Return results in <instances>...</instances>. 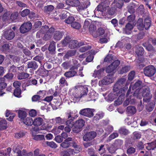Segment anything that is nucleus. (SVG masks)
I'll return each instance as SVG.
<instances>
[{
	"label": "nucleus",
	"mask_w": 156,
	"mask_h": 156,
	"mask_svg": "<svg viewBox=\"0 0 156 156\" xmlns=\"http://www.w3.org/2000/svg\"><path fill=\"white\" fill-rule=\"evenodd\" d=\"M49 71L44 69L40 68L37 70V72L39 75L43 76H48Z\"/></svg>",
	"instance_id": "473e14b6"
},
{
	"label": "nucleus",
	"mask_w": 156,
	"mask_h": 156,
	"mask_svg": "<svg viewBox=\"0 0 156 156\" xmlns=\"http://www.w3.org/2000/svg\"><path fill=\"white\" fill-rule=\"evenodd\" d=\"M18 113V117L21 120H23L27 116V113L24 111L19 110Z\"/></svg>",
	"instance_id": "4c0bfd02"
},
{
	"label": "nucleus",
	"mask_w": 156,
	"mask_h": 156,
	"mask_svg": "<svg viewBox=\"0 0 156 156\" xmlns=\"http://www.w3.org/2000/svg\"><path fill=\"white\" fill-rule=\"evenodd\" d=\"M64 34V32L63 31H55L53 32V37L55 41H59L62 39Z\"/></svg>",
	"instance_id": "ddd939ff"
},
{
	"label": "nucleus",
	"mask_w": 156,
	"mask_h": 156,
	"mask_svg": "<svg viewBox=\"0 0 156 156\" xmlns=\"http://www.w3.org/2000/svg\"><path fill=\"white\" fill-rule=\"evenodd\" d=\"M9 116V118H7V119L9 121H12L15 116L16 114L15 113L7 110L5 113V116L6 117H8Z\"/></svg>",
	"instance_id": "cd10ccee"
},
{
	"label": "nucleus",
	"mask_w": 156,
	"mask_h": 156,
	"mask_svg": "<svg viewBox=\"0 0 156 156\" xmlns=\"http://www.w3.org/2000/svg\"><path fill=\"white\" fill-rule=\"evenodd\" d=\"M85 124V121L82 119L76 120L74 122L72 131L74 133H77L80 132Z\"/></svg>",
	"instance_id": "7ed1b4c3"
},
{
	"label": "nucleus",
	"mask_w": 156,
	"mask_h": 156,
	"mask_svg": "<svg viewBox=\"0 0 156 156\" xmlns=\"http://www.w3.org/2000/svg\"><path fill=\"white\" fill-rule=\"evenodd\" d=\"M42 25V22L40 21H37L35 22L33 27L35 29L37 30Z\"/></svg>",
	"instance_id": "e2e57ef3"
},
{
	"label": "nucleus",
	"mask_w": 156,
	"mask_h": 156,
	"mask_svg": "<svg viewBox=\"0 0 156 156\" xmlns=\"http://www.w3.org/2000/svg\"><path fill=\"white\" fill-rule=\"evenodd\" d=\"M113 92L110 93L108 95V99L110 101H113L115 98L117 97L118 91L116 90H113Z\"/></svg>",
	"instance_id": "4be33fe9"
},
{
	"label": "nucleus",
	"mask_w": 156,
	"mask_h": 156,
	"mask_svg": "<svg viewBox=\"0 0 156 156\" xmlns=\"http://www.w3.org/2000/svg\"><path fill=\"white\" fill-rule=\"evenodd\" d=\"M82 45L81 43H79L77 41L72 40H70L69 41V47L71 49H73L76 48H78Z\"/></svg>",
	"instance_id": "4468645a"
},
{
	"label": "nucleus",
	"mask_w": 156,
	"mask_h": 156,
	"mask_svg": "<svg viewBox=\"0 0 156 156\" xmlns=\"http://www.w3.org/2000/svg\"><path fill=\"white\" fill-rule=\"evenodd\" d=\"M136 108L132 106H129L127 107L126 112L127 113L130 115L134 114L136 112Z\"/></svg>",
	"instance_id": "a878e982"
},
{
	"label": "nucleus",
	"mask_w": 156,
	"mask_h": 156,
	"mask_svg": "<svg viewBox=\"0 0 156 156\" xmlns=\"http://www.w3.org/2000/svg\"><path fill=\"white\" fill-rule=\"evenodd\" d=\"M61 105V102L60 101H57L54 102V103L52 105V107L53 109L56 110L59 108Z\"/></svg>",
	"instance_id": "5fc2aeb1"
},
{
	"label": "nucleus",
	"mask_w": 156,
	"mask_h": 156,
	"mask_svg": "<svg viewBox=\"0 0 156 156\" xmlns=\"http://www.w3.org/2000/svg\"><path fill=\"white\" fill-rule=\"evenodd\" d=\"M119 133L120 134L126 136L130 133L129 130L125 128L121 127L118 130Z\"/></svg>",
	"instance_id": "e433bc0d"
},
{
	"label": "nucleus",
	"mask_w": 156,
	"mask_h": 156,
	"mask_svg": "<svg viewBox=\"0 0 156 156\" xmlns=\"http://www.w3.org/2000/svg\"><path fill=\"white\" fill-rule=\"evenodd\" d=\"M7 122L5 119L1 120L0 121V130H2L5 129L7 128Z\"/></svg>",
	"instance_id": "79ce46f5"
},
{
	"label": "nucleus",
	"mask_w": 156,
	"mask_h": 156,
	"mask_svg": "<svg viewBox=\"0 0 156 156\" xmlns=\"http://www.w3.org/2000/svg\"><path fill=\"white\" fill-rule=\"evenodd\" d=\"M141 95L142 98V97H143V101L146 102H149L152 97L150 89L148 87L144 88L141 94Z\"/></svg>",
	"instance_id": "20e7f679"
},
{
	"label": "nucleus",
	"mask_w": 156,
	"mask_h": 156,
	"mask_svg": "<svg viewBox=\"0 0 156 156\" xmlns=\"http://www.w3.org/2000/svg\"><path fill=\"white\" fill-rule=\"evenodd\" d=\"M94 109L90 108L83 109L80 111L79 114L86 117L91 118L94 115Z\"/></svg>",
	"instance_id": "1a4fd4ad"
},
{
	"label": "nucleus",
	"mask_w": 156,
	"mask_h": 156,
	"mask_svg": "<svg viewBox=\"0 0 156 156\" xmlns=\"http://www.w3.org/2000/svg\"><path fill=\"white\" fill-rule=\"evenodd\" d=\"M66 78H65L64 77L62 76L61 77L59 80V84L62 86V87L66 86H68V83L66 80Z\"/></svg>",
	"instance_id": "37998d69"
},
{
	"label": "nucleus",
	"mask_w": 156,
	"mask_h": 156,
	"mask_svg": "<svg viewBox=\"0 0 156 156\" xmlns=\"http://www.w3.org/2000/svg\"><path fill=\"white\" fill-rule=\"evenodd\" d=\"M88 92V88L86 86H80L79 87V91L80 97H83L86 96Z\"/></svg>",
	"instance_id": "2eb2a0df"
},
{
	"label": "nucleus",
	"mask_w": 156,
	"mask_h": 156,
	"mask_svg": "<svg viewBox=\"0 0 156 156\" xmlns=\"http://www.w3.org/2000/svg\"><path fill=\"white\" fill-rule=\"evenodd\" d=\"M115 68L111 64H110L106 67L105 69V71L106 73H112V75H113L115 72Z\"/></svg>",
	"instance_id": "a19ab883"
},
{
	"label": "nucleus",
	"mask_w": 156,
	"mask_h": 156,
	"mask_svg": "<svg viewBox=\"0 0 156 156\" xmlns=\"http://www.w3.org/2000/svg\"><path fill=\"white\" fill-rule=\"evenodd\" d=\"M29 76V74L24 72L20 73L18 75L17 77L18 79L21 80L28 78Z\"/></svg>",
	"instance_id": "72a5a7b5"
},
{
	"label": "nucleus",
	"mask_w": 156,
	"mask_h": 156,
	"mask_svg": "<svg viewBox=\"0 0 156 156\" xmlns=\"http://www.w3.org/2000/svg\"><path fill=\"white\" fill-rule=\"evenodd\" d=\"M114 6L117 9H121L124 5L123 0H114Z\"/></svg>",
	"instance_id": "6ab92c4d"
},
{
	"label": "nucleus",
	"mask_w": 156,
	"mask_h": 156,
	"mask_svg": "<svg viewBox=\"0 0 156 156\" xmlns=\"http://www.w3.org/2000/svg\"><path fill=\"white\" fill-rule=\"evenodd\" d=\"M136 24L137 28L139 30H144V27L143 19L141 18H139L137 21Z\"/></svg>",
	"instance_id": "b1692460"
},
{
	"label": "nucleus",
	"mask_w": 156,
	"mask_h": 156,
	"mask_svg": "<svg viewBox=\"0 0 156 156\" xmlns=\"http://www.w3.org/2000/svg\"><path fill=\"white\" fill-rule=\"evenodd\" d=\"M155 107V104L153 102L148 103L146 106V110L148 112H151L153 110Z\"/></svg>",
	"instance_id": "c03bdc74"
},
{
	"label": "nucleus",
	"mask_w": 156,
	"mask_h": 156,
	"mask_svg": "<svg viewBox=\"0 0 156 156\" xmlns=\"http://www.w3.org/2000/svg\"><path fill=\"white\" fill-rule=\"evenodd\" d=\"M132 16L130 15L127 18L129 22L127 23L125 28V31L127 34H129L130 32L129 31H131L133 28V20L132 19Z\"/></svg>",
	"instance_id": "9d476101"
},
{
	"label": "nucleus",
	"mask_w": 156,
	"mask_h": 156,
	"mask_svg": "<svg viewBox=\"0 0 156 156\" xmlns=\"http://www.w3.org/2000/svg\"><path fill=\"white\" fill-rule=\"evenodd\" d=\"M123 140L117 139L115 140L114 142L113 143L114 146L116 147L118 149L121 148L123 144Z\"/></svg>",
	"instance_id": "7c9ffc66"
},
{
	"label": "nucleus",
	"mask_w": 156,
	"mask_h": 156,
	"mask_svg": "<svg viewBox=\"0 0 156 156\" xmlns=\"http://www.w3.org/2000/svg\"><path fill=\"white\" fill-rule=\"evenodd\" d=\"M75 19L73 16H69L67 19L65 20V22L68 24L71 25L75 21Z\"/></svg>",
	"instance_id": "09e8293b"
},
{
	"label": "nucleus",
	"mask_w": 156,
	"mask_h": 156,
	"mask_svg": "<svg viewBox=\"0 0 156 156\" xmlns=\"http://www.w3.org/2000/svg\"><path fill=\"white\" fill-rule=\"evenodd\" d=\"M117 11V9L114 6L109 9L108 13L109 15L112 16L116 13Z\"/></svg>",
	"instance_id": "6e6d98bb"
},
{
	"label": "nucleus",
	"mask_w": 156,
	"mask_h": 156,
	"mask_svg": "<svg viewBox=\"0 0 156 156\" xmlns=\"http://www.w3.org/2000/svg\"><path fill=\"white\" fill-rule=\"evenodd\" d=\"M128 85L129 84L126 83L123 89L118 91L117 95V97H118L117 99L115 101L114 103V104L115 105H120L122 104V103L124 99L126 91L128 89Z\"/></svg>",
	"instance_id": "f03ea898"
},
{
	"label": "nucleus",
	"mask_w": 156,
	"mask_h": 156,
	"mask_svg": "<svg viewBox=\"0 0 156 156\" xmlns=\"http://www.w3.org/2000/svg\"><path fill=\"white\" fill-rule=\"evenodd\" d=\"M70 119H68L67 120L65 118V123L66 125L71 127H73L74 126V122H73L74 119L70 118Z\"/></svg>",
	"instance_id": "ea45409f"
},
{
	"label": "nucleus",
	"mask_w": 156,
	"mask_h": 156,
	"mask_svg": "<svg viewBox=\"0 0 156 156\" xmlns=\"http://www.w3.org/2000/svg\"><path fill=\"white\" fill-rule=\"evenodd\" d=\"M44 122L43 119L41 117L36 118L33 121V124L36 126H39L42 124Z\"/></svg>",
	"instance_id": "bb28decb"
},
{
	"label": "nucleus",
	"mask_w": 156,
	"mask_h": 156,
	"mask_svg": "<svg viewBox=\"0 0 156 156\" xmlns=\"http://www.w3.org/2000/svg\"><path fill=\"white\" fill-rule=\"evenodd\" d=\"M105 130L106 131L105 133L109 134L113 131V127L112 126L108 125L105 128Z\"/></svg>",
	"instance_id": "680f3d73"
},
{
	"label": "nucleus",
	"mask_w": 156,
	"mask_h": 156,
	"mask_svg": "<svg viewBox=\"0 0 156 156\" xmlns=\"http://www.w3.org/2000/svg\"><path fill=\"white\" fill-rule=\"evenodd\" d=\"M144 27L146 30H148L151 26V20L149 16L144 18Z\"/></svg>",
	"instance_id": "412c9836"
},
{
	"label": "nucleus",
	"mask_w": 156,
	"mask_h": 156,
	"mask_svg": "<svg viewBox=\"0 0 156 156\" xmlns=\"http://www.w3.org/2000/svg\"><path fill=\"white\" fill-rule=\"evenodd\" d=\"M91 53L88 54H89L86 58V61L87 62H91L93 59L94 58V55H95V52L94 51H93V53L91 52Z\"/></svg>",
	"instance_id": "de8ad7c7"
},
{
	"label": "nucleus",
	"mask_w": 156,
	"mask_h": 156,
	"mask_svg": "<svg viewBox=\"0 0 156 156\" xmlns=\"http://www.w3.org/2000/svg\"><path fill=\"white\" fill-rule=\"evenodd\" d=\"M65 118H64L63 119L61 118L60 117H56L55 119V121L56 123L59 124H65Z\"/></svg>",
	"instance_id": "bf43d9fd"
},
{
	"label": "nucleus",
	"mask_w": 156,
	"mask_h": 156,
	"mask_svg": "<svg viewBox=\"0 0 156 156\" xmlns=\"http://www.w3.org/2000/svg\"><path fill=\"white\" fill-rule=\"evenodd\" d=\"M32 24L30 22L24 23L21 25L20 28V32L22 34H25L29 32L32 28Z\"/></svg>",
	"instance_id": "0eeeda50"
},
{
	"label": "nucleus",
	"mask_w": 156,
	"mask_h": 156,
	"mask_svg": "<svg viewBox=\"0 0 156 156\" xmlns=\"http://www.w3.org/2000/svg\"><path fill=\"white\" fill-rule=\"evenodd\" d=\"M104 115V113L102 112H99L96 114L93 118V121L94 122H97L100 119L103 117Z\"/></svg>",
	"instance_id": "2f4dec72"
},
{
	"label": "nucleus",
	"mask_w": 156,
	"mask_h": 156,
	"mask_svg": "<svg viewBox=\"0 0 156 156\" xmlns=\"http://www.w3.org/2000/svg\"><path fill=\"white\" fill-rule=\"evenodd\" d=\"M76 53V51L75 50H69L65 55V57L67 59H69V57L74 56Z\"/></svg>",
	"instance_id": "58836bf2"
},
{
	"label": "nucleus",
	"mask_w": 156,
	"mask_h": 156,
	"mask_svg": "<svg viewBox=\"0 0 156 156\" xmlns=\"http://www.w3.org/2000/svg\"><path fill=\"white\" fill-rule=\"evenodd\" d=\"M112 60V55H107L104 59V62H107L108 63L111 62Z\"/></svg>",
	"instance_id": "338daca9"
},
{
	"label": "nucleus",
	"mask_w": 156,
	"mask_h": 156,
	"mask_svg": "<svg viewBox=\"0 0 156 156\" xmlns=\"http://www.w3.org/2000/svg\"><path fill=\"white\" fill-rule=\"evenodd\" d=\"M144 52V49L142 46H136L135 47V53L138 58L140 56H143Z\"/></svg>",
	"instance_id": "dca6fc26"
},
{
	"label": "nucleus",
	"mask_w": 156,
	"mask_h": 156,
	"mask_svg": "<svg viewBox=\"0 0 156 156\" xmlns=\"http://www.w3.org/2000/svg\"><path fill=\"white\" fill-rule=\"evenodd\" d=\"M113 75H108L105 76L98 82V85L100 87L109 84L113 82Z\"/></svg>",
	"instance_id": "39448f33"
},
{
	"label": "nucleus",
	"mask_w": 156,
	"mask_h": 156,
	"mask_svg": "<svg viewBox=\"0 0 156 156\" xmlns=\"http://www.w3.org/2000/svg\"><path fill=\"white\" fill-rule=\"evenodd\" d=\"M32 101L33 102H41L42 100L40 98V97H39L37 95H35L32 96Z\"/></svg>",
	"instance_id": "774afa93"
},
{
	"label": "nucleus",
	"mask_w": 156,
	"mask_h": 156,
	"mask_svg": "<svg viewBox=\"0 0 156 156\" xmlns=\"http://www.w3.org/2000/svg\"><path fill=\"white\" fill-rule=\"evenodd\" d=\"M155 68L152 65H149L146 66L144 69V73L147 76L151 77L155 73Z\"/></svg>",
	"instance_id": "423d86ee"
},
{
	"label": "nucleus",
	"mask_w": 156,
	"mask_h": 156,
	"mask_svg": "<svg viewBox=\"0 0 156 156\" xmlns=\"http://www.w3.org/2000/svg\"><path fill=\"white\" fill-rule=\"evenodd\" d=\"M7 86V84L5 82L3 78H0V90H2Z\"/></svg>",
	"instance_id": "49530a36"
},
{
	"label": "nucleus",
	"mask_w": 156,
	"mask_h": 156,
	"mask_svg": "<svg viewBox=\"0 0 156 156\" xmlns=\"http://www.w3.org/2000/svg\"><path fill=\"white\" fill-rule=\"evenodd\" d=\"M14 76V75L12 73L9 72L4 76L3 78L4 80L6 79L8 80H12Z\"/></svg>",
	"instance_id": "052dcab7"
},
{
	"label": "nucleus",
	"mask_w": 156,
	"mask_h": 156,
	"mask_svg": "<svg viewBox=\"0 0 156 156\" xmlns=\"http://www.w3.org/2000/svg\"><path fill=\"white\" fill-rule=\"evenodd\" d=\"M126 80L125 78H121L119 79L115 83L114 85L113 89V90L119 91L123 89V87L122 88V87L123 86Z\"/></svg>",
	"instance_id": "6e6552de"
},
{
	"label": "nucleus",
	"mask_w": 156,
	"mask_h": 156,
	"mask_svg": "<svg viewBox=\"0 0 156 156\" xmlns=\"http://www.w3.org/2000/svg\"><path fill=\"white\" fill-rule=\"evenodd\" d=\"M77 111L76 110H74V111L67 113L66 114L67 119H69L70 118H71L75 119L78 116V115L77 114Z\"/></svg>",
	"instance_id": "aec40b11"
},
{
	"label": "nucleus",
	"mask_w": 156,
	"mask_h": 156,
	"mask_svg": "<svg viewBox=\"0 0 156 156\" xmlns=\"http://www.w3.org/2000/svg\"><path fill=\"white\" fill-rule=\"evenodd\" d=\"M105 70L104 68H102L97 70H95L93 73V76L95 78L98 77V78H100L103 74Z\"/></svg>",
	"instance_id": "393cba45"
},
{
	"label": "nucleus",
	"mask_w": 156,
	"mask_h": 156,
	"mask_svg": "<svg viewBox=\"0 0 156 156\" xmlns=\"http://www.w3.org/2000/svg\"><path fill=\"white\" fill-rule=\"evenodd\" d=\"M4 37L8 40L12 39L15 37V33L11 29L5 30L3 34Z\"/></svg>",
	"instance_id": "f8f14e48"
},
{
	"label": "nucleus",
	"mask_w": 156,
	"mask_h": 156,
	"mask_svg": "<svg viewBox=\"0 0 156 156\" xmlns=\"http://www.w3.org/2000/svg\"><path fill=\"white\" fill-rule=\"evenodd\" d=\"M130 69L129 66H125L121 68L118 71V73L119 74H122L128 72Z\"/></svg>",
	"instance_id": "c9c22d12"
},
{
	"label": "nucleus",
	"mask_w": 156,
	"mask_h": 156,
	"mask_svg": "<svg viewBox=\"0 0 156 156\" xmlns=\"http://www.w3.org/2000/svg\"><path fill=\"white\" fill-rule=\"evenodd\" d=\"M142 82L140 80L136 81L133 86L132 90H135L133 93L132 94L133 96L130 95V99L133 100V102L137 105V108L139 111H141L143 105L141 100L142 96L140 90L141 89Z\"/></svg>",
	"instance_id": "f257e3e1"
},
{
	"label": "nucleus",
	"mask_w": 156,
	"mask_h": 156,
	"mask_svg": "<svg viewBox=\"0 0 156 156\" xmlns=\"http://www.w3.org/2000/svg\"><path fill=\"white\" fill-rule=\"evenodd\" d=\"M72 145V143H68L65 140L60 144V146L64 148H66Z\"/></svg>",
	"instance_id": "4d7b16f0"
},
{
	"label": "nucleus",
	"mask_w": 156,
	"mask_h": 156,
	"mask_svg": "<svg viewBox=\"0 0 156 156\" xmlns=\"http://www.w3.org/2000/svg\"><path fill=\"white\" fill-rule=\"evenodd\" d=\"M33 139L36 140H44V136L43 135H37L33 136Z\"/></svg>",
	"instance_id": "864d4df0"
},
{
	"label": "nucleus",
	"mask_w": 156,
	"mask_h": 156,
	"mask_svg": "<svg viewBox=\"0 0 156 156\" xmlns=\"http://www.w3.org/2000/svg\"><path fill=\"white\" fill-rule=\"evenodd\" d=\"M135 75V72L134 71H131L128 75V80H129L131 81L134 79Z\"/></svg>",
	"instance_id": "69168bd1"
},
{
	"label": "nucleus",
	"mask_w": 156,
	"mask_h": 156,
	"mask_svg": "<svg viewBox=\"0 0 156 156\" xmlns=\"http://www.w3.org/2000/svg\"><path fill=\"white\" fill-rule=\"evenodd\" d=\"M135 5L133 3H130L127 7L128 11L130 13L133 14L135 12Z\"/></svg>",
	"instance_id": "a18cd8bd"
},
{
	"label": "nucleus",
	"mask_w": 156,
	"mask_h": 156,
	"mask_svg": "<svg viewBox=\"0 0 156 156\" xmlns=\"http://www.w3.org/2000/svg\"><path fill=\"white\" fill-rule=\"evenodd\" d=\"M21 90L20 88H15L14 90V95L17 97L20 98L21 97Z\"/></svg>",
	"instance_id": "8fccbe9b"
},
{
	"label": "nucleus",
	"mask_w": 156,
	"mask_h": 156,
	"mask_svg": "<svg viewBox=\"0 0 156 156\" xmlns=\"http://www.w3.org/2000/svg\"><path fill=\"white\" fill-rule=\"evenodd\" d=\"M119 136V134L117 133H113L111 134L108 137V141H110L115 138Z\"/></svg>",
	"instance_id": "0e129e2a"
},
{
	"label": "nucleus",
	"mask_w": 156,
	"mask_h": 156,
	"mask_svg": "<svg viewBox=\"0 0 156 156\" xmlns=\"http://www.w3.org/2000/svg\"><path fill=\"white\" fill-rule=\"evenodd\" d=\"M23 122L24 124L27 126H31L33 124V121L30 117H27L23 120Z\"/></svg>",
	"instance_id": "f704fd0d"
},
{
	"label": "nucleus",
	"mask_w": 156,
	"mask_h": 156,
	"mask_svg": "<svg viewBox=\"0 0 156 156\" xmlns=\"http://www.w3.org/2000/svg\"><path fill=\"white\" fill-rule=\"evenodd\" d=\"M77 75V73L75 70H70L66 72L64 74V76H65L66 79Z\"/></svg>",
	"instance_id": "f3484780"
},
{
	"label": "nucleus",
	"mask_w": 156,
	"mask_h": 156,
	"mask_svg": "<svg viewBox=\"0 0 156 156\" xmlns=\"http://www.w3.org/2000/svg\"><path fill=\"white\" fill-rule=\"evenodd\" d=\"M97 135L96 133L94 131H90L86 133L83 137L84 141H88L94 138Z\"/></svg>",
	"instance_id": "9b49d317"
},
{
	"label": "nucleus",
	"mask_w": 156,
	"mask_h": 156,
	"mask_svg": "<svg viewBox=\"0 0 156 156\" xmlns=\"http://www.w3.org/2000/svg\"><path fill=\"white\" fill-rule=\"evenodd\" d=\"M48 50L51 54L55 53V42L53 41H51L49 46Z\"/></svg>",
	"instance_id": "5701e85b"
},
{
	"label": "nucleus",
	"mask_w": 156,
	"mask_h": 156,
	"mask_svg": "<svg viewBox=\"0 0 156 156\" xmlns=\"http://www.w3.org/2000/svg\"><path fill=\"white\" fill-rule=\"evenodd\" d=\"M66 2L68 4L72 7H77L80 4L79 0H66Z\"/></svg>",
	"instance_id": "a211bd4d"
},
{
	"label": "nucleus",
	"mask_w": 156,
	"mask_h": 156,
	"mask_svg": "<svg viewBox=\"0 0 156 156\" xmlns=\"http://www.w3.org/2000/svg\"><path fill=\"white\" fill-rule=\"evenodd\" d=\"M147 144L148 146L146 147V149L149 151L154 150L156 148V140L151 143H148Z\"/></svg>",
	"instance_id": "c85d7f7f"
},
{
	"label": "nucleus",
	"mask_w": 156,
	"mask_h": 156,
	"mask_svg": "<svg viewBox=\"0 0 156 156\" xmlns=\"http://www.w3.org/2000/svg\"><path fill=\"white\" fill-rule=\"evenodd\" d=\"M38 66V65L37 63L34 61H30L28 62L27 64V68H31L34 70L36 69Z\"/></svg>",
	"instance_id": "c756f323"
},
{
	"label": "nucleus",
	"mask_w": 156,
	"mask_h": 156,
	"mask_svg": "<svg viewBox=\"0 0 156 156\" xmlns=\"http://www.w3.org/2000/svg\"><path fill=\"white\" fill-rule=\"evenodd\" d=\"M107 149L109 153L113 154L118 149L115 146H114L113 144H112Z\"/></svg>",
	"instance_id": "603ef678"
},
{
	"label": "nucleus",
	"mask_w": 156,
	"mask_h": 156,
	"mask_svg": "<svg viewBox=\"0 0 156 156\" xmlns=\"http://www.w3.org/2000/svg\"><path fill=\"white\" fill-rule=\"evenodd\" d=\"M75 63L70 68V70H77L78 69V67L80 66V64L78 63L77 61H75Z\"/></svg>",
	"instance_id": "13d9d810"
},
{
	"label": "nucleus",
	"mask_w": 156,
	"mask_h": 156,
	"mask_svg": "<svg viewBox=\"0 0 156 156\" xmlns=\"http://www.w3.org/2000/svg\"><path fill=\"white\" fill-rule=\"evenodd\" d=\"M71 26L73 28L77 30L79 29L81 27L80 24L78 22L75 21L72 24Z\"/></svg>",
	"instance_id": "3c124183"
}]
</instances>
